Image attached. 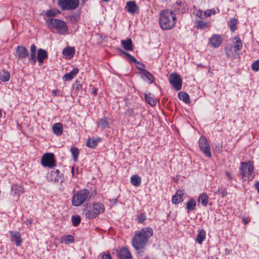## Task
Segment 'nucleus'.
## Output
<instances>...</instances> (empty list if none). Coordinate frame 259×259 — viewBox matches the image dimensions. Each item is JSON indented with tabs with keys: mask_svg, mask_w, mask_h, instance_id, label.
<instances>
[{
	"mask_svg": "<svg viewBox=\"0 0 259 259\" xmlns=\"http://www.w3.org/2000/svg\"><path fill=\"white\" fill-rule=\"evenodd\" d=\"M153 232L152 229L150 227L143 228L136 232L132 239V246L138 253L143 252L145 249Z\"/></svg>",
	"mask_w": 259,
	"mask_h": 259,
	"instance_id": "f257e3e1",
	"label": "nucleus"
},
{
	"mask_svg": "<svg viewBox=\"0 0 259 259\" xmlns=\"http://www.w3.org/2000/svg\"><path fill=\"white\" fill-rule=\"evenodd\" d=\"M176 20V13L173 11L169 10H162L159 16L160 27L164 30H170L175 26Z\"/></svg>",
	"mask_w": 259,
	"mask_h": 259,
	"instance_id": "f03ea898",
	"label": "nucleus"
},
{
	"mask_svg": "<svg viewBox=\"0 0 259 259\" xmlns=\"http://www.w3.org/2000/svg\"><path fill=\"white\" fill-rule=\"evenodd\" d=\"M254 166L252 161L242 162L239 167V176L242 179V181H251L254 177Z\"/></svg>",
	"mask_w": 259,
	"mask_h": 259,
	"instance_id": "7ed1b4c3",
	"label": "nucleus"
},
{
	"mask_svg": "<svg viewBox=\"0 0 259 259\" xmlns=\"http://www.w3.org/2000/svg\"><path fill=\"white\" fill-rule=\"evenodd\" d=\"M46 24L50 29H56L60 34L64 35L68 31L66 23L60 19L50 18L46 20Z\"/></svg>",
	"mask_w": 259,
	"mask_h": 259,
	"instance_id": "20e7f679",
	"label": "nucleus"
},
{
	"mask_svg": "<svg viewBox=\"0 0 259 259\" xmlns=\"http://www.w3.org/2000/svg\"><path fill=\"white\" fill-rule=\"evenodd\" d=\"M90 197V192L88 189L78 190L72 197V204L75 206H80L85 201H89Z\"/></svg>",
	"mask_w": 259,
	"mask_h": 259,
	"instance_id": "39448f33",
	"label": "nucleus"
},
{
	"mask_svg": "<svg viewBox=\"0 0 259 259\" xmlns=\"http://www.w3.org/2000/svg\"><path fill=\"white\" fill-rule=\"evenodd\" d=\"M79 0H58L57 5L62 11H71L77 9Z\"/></svg>",
	"mask_w": 259,
	"mask_h": 259,
	"instance_id": "423d86ee",
	"label": "nucleus"
},
{
	"mask_svg": "<svg viewBox=\"0 0 259 259\" xmlns=\"http://www.w3.org/2000/svg\"><path fill=\"white\" fill-rule=\"evenodd\" d=\"M41 164L45 167L52 168L56 165L55 156L52 153H47L43 155L41 159Z\"/></svg>",
	"mask_w": 259,
	"mask_h": 259,
	"instance_id": "0eeeda50",
	"label": "nucleus"
},
{
	"mask_svg": "<svg viewBox=\"0 0 259 259\" xmlns=\"http://www.w3.org/2000/svg\"><path fill=\"white\" fill-rule=\"evenodd\" d=\"M168 80L171 85L176 91H180L182 86V80L181 76L174 72L169 76Z\"/></svg>",
	"mask_w": 259,
	"mask_h": 259,
	"instance_id": "6e6552de",
	"label": "nucleus"
},
{
	"mask_svg": "<svg viewBox=\"0 0 259 259\" xmlns=\"http://www.w3.org/2000/svg\"><path fill=\"white\" fill-rule=\"evenodd\" d=\"M199 147L206 157L208 158L211 157L210 146L206 139L203 136H201L199 140Z\"/></svg>",
	"mask_w": 259,
	"mask_h": 259,
	"instance_id": "1a4fd4ad",
	"label": "nucleus"
},
{
	"mask_svg": "<svg viewBox=\"0 0 259 259\" xmlns=\"http://www.w3.org/2000/svg\"><path fill=\"white\" fill-rule=\"evenodd\" d=\"M173 7L178 14L186 13L188 10V5L184 0L177 1L173 5Z\"/></svg>",
	"mask_w": 259,
	"mask_h": 259,
	"instance_id": "9d476101",
	"label": "nucleus"
},
{
	"mask_svg": "<svg viewBox=\"0 0 259 259\" xmlns=\"http://www.w3.org/2000/svg\"><path fill=\"white\" fill-rule=\"evenodd\" d=\"M209 44L214 48L219 47L223 42V38L221 35L213 34L209 39Z\"/></svg>",
	"mask_w": 259,
	"mask_h": 259,
	"instance_id": "9b49d317",
	"label": "nucleus"
},
{
	"mask_svg": "<svg viewBox=\"0 0 259 259\" xmlns=\"http://www.w3.org/2000/svg\"><path fill=\"white\" fill-rule=\"evenodd\" d=\"M16 57L18 59H24L29 55L28 50L26 48L22 46H19L16 50Z\"/></svg>",
	"mask_w": 259,
	"mask_h": 259,
	"instance_id": "f8f14e48",
	"label": "nucleus"
},
{
	"mask_svg": "<svg viewBox=\"0 0 259 259\" xmlns=\"http://www.w3.org/2000/svg\"><path fill=\"white\" fill-rule=\"evenodd\" d=\"M11 241L14 242L17 246H21L23 240L20 233L18 231H10Z\"/></svg>",
	"mask_w": 259,
	"mask_h": 259,
	"instance_id": "ddd939ff",
	"label": "nucleus"
},
{
	"mask_svg": "<svg viewBox=\"0 0 259 259\" xmlns=\"http://www.w3.org/2000/svg\"><path fill=\"white\" fill-rule=\"evenodd\" d=\"M117 256L119 259H132V254L129 249L126 247H122L118 252Z\"/></svg>",
	"mask_w": 259,
	"mask_h": 259,
	"instance_id": "4468645a",
	"label": "nucleus"
},
{
	"mask_svg": "<svg viewBox=\"0 0 259 259\" xmlns=\"http://www.w3.org/2000/svg\"><path fill=\"white\" fill-rule=\"evenodd\" d=\"M48 58V53L46 50L42 49H39L37 50V60L39 66L41 65L45 60Z\"/></svg>",
	"mask_w": 259,
	"mask_h": 259,
	"instance_id": "2eb2a0df",
	"label": "nucleus"
},
{
	"mask_svg": "<svg viewBox=\"0 0 259 259\" xmlns=\"http://www.w3.org/2000/svg\"><path fill=\"white\" fill-rule=\"evenodd\" d=\"M125 8L127 12L131 14H134L139 11V7L135 1H130L127 2Z\"/></svg>",
	"mask_w": 259,
	"mask_h": 259,
	"instance_id": "dca6fc26",
	"label": "nucleus"
},
{
	"mask_svg": "<svg viewBox=\"0 0 259 259\" xmlns=\"http://www.w3.org/2000/svg\"><path fill=\"white\" fill-rule=\"evenodd\" d=\"M79 72V69L77 68H74L69 72L65 74L62 79L63 81H67L72 80Z\"/></svg>",
	"mask_w": 259,
	"mask_h": 259,
	"instance_id": "f3484780",
	"label": "nucleus"
},
{
	"mask_svg": "<svg viewBox=\"0 0 259 259\" xmlns=\"http://www.w3.org/2000/svg\"><path fill=\"white\" fill-rule=\"evenodd\" d=\"M138 69L140 70V73L142 77H145L148 81L149 83L151 84L154 81V77L153 75L150 73L148 70L138 67Z\"/></svg>",
	"mask_w": 259,
	"mask_h": 259,
	"instance_id": "a211bd4d",
	"label": "nucleus"
},
{
	"mask_svg": "<svg viewBox=\"0 0 259 259\" xmlns=\"http://www.w3.org/2000/svg\"><path fill=\"white\" fill-rule=\"evenodd\" d=\"M61 177L60 171L58 169L52 170L48 177L49 180L54 182H58Z\"/></svg>",
	"mask_w": 259,
	"mask_h": 259,
	"instance_id": "6ab92c4d",
	"label": "nucleus"
},
{
	"mask_svg": "<svg viewBox=\"0 0 259 259\" xmlns=\"http://www.w3.org/2000/svg\"><path fill=\"white\" fill-rule=\"evenodd\" d=\"M117 50L119 51V52H120L121 54L124 55L126 56V59L130 63H135L136 64H140L141 66L144 67V64L143 63H140V62L138 61L137 60V59L134 57H133L132 55H131L128 53L123 51L121 49H118Z\"/></svg>",
	"mask_w": 259,
	"mask_h": 259,
	"instance_id": "aec40b11",
	"label": "nucleus"
},
{
	"mask_svg": "<svg viewBox=\"0 0 259 259\" xmlns=\"http://www.w3.org/2000/svg\"><path fill=\"white\" fill-rule=\"evenodd\" d=\"M183 192L179 190L177 191L172 198V203L174 204H178L183 201Z\"/></svg>",
	"mask_w": 259,
	"mask_h": 259,
	"instance_id": "412c9836",
	"label": "nucleus"
},
{
	"mask_svg": "<svg viewBox=\"0 0 259 259\" xmlns=\"http://www.w3.org/2000/svg\"><path fill=\"white\" fill-rule=\"evenodd\" d=\"M83 213L86 218L89 219H93L97 217V213L93 210L92 206L87 207L83 210Z\"/></svg>",
	"mask_w": 259,
	"mask_h": 259,
	"instance_id": "4be33fe9",
	"label": "nucleus"
},
{
	"mask_svg": "<svg viewBox=\"0 0 259 259\" xmlns=\"http://www.w3.org/2000/svg\"><path fill=\"white\" fill-rule=\"evenodd\" d=\"M93 210L97 213V217L105 211L104 205L101 203L97 202L93 204Z\"/></svg>",
	"mask_w": 259,
	"mask_h": 259,
	"instance_id": "5701e85b",
	"label": "nucleus"
},
{
	"mask_svg": "<svg viewBox=\"0 0 259 259\" xmlns=\"http://www.w3.org/2000/svg\"><path fill=\"white\" fill-rule=\"evenodd\" d=\"M53 133L56 136H60L63 131V124L61 122H58L54 124L52 126Z\"/></svg>",
	"mask_w": 259,
	"mask_h": 259,
	"instance_id": "b1692460",
	"label": "nucleus"
},
{
	"mask_svg": "<svg viewBox=\"0 0 259 259\" xmlns=\"http://www.w3.org/2000/svg\"><path fill=\"white\" fill-rule=\"evenodd\" d=\"M101 141V139L97 138H89L86 143V145L88 147L95 148L98 145V143Z\"/></svg>",
	"mask_w": 259,
	"mask_h": 259,
	"instance_id": "393cba45",
	"label": "nucleus"
},
{
	"mask_svg": "<svg viewBox=\"0 0 259 259\" xmlns=\"http://www.w3.org/2000/svg\"><path fill=\"white\" fill-rule=\"evenodd\" d=\"M121 45L123 48L127 51H133V42L131 38H127L125 40H122L121 41Z\"/></svg>",
	"mask_w": 259,
	"mask_h": 259,
	"instance_id": "a878e982",
	"label": "nucleus"
},
{
	"mask_svg": "<svg viewBox=\"0 0 259 259\" xmlns=\"http://www.w3.org/2000/svg\"><path fill=\"white\" fill-rule=\"evenodd\" d=\"M196 206V201L193 198H191L186 203V207L188 212L193 211Z\"/></svg>",
	"mask_w": 259,
	"mask_h": 259,
	"instance_id": "bb28decb",
	"label": "nucleus"
},
{
	"mask_svg": "<svg viewBox=\"0 0 259 259\" xmlns=\"http://www.w3.org/2000/svg\"><path fill=\"white\" fill-rule=\"evenodd\" d=\"M79 14L77 13L71 14L66 17V19L72 24L77 23L79 21Z\"/></svg>",
	"mask_w": 259,
	"mask_h": 259,
	"instance_id": "cd10ccee",
	"label": "nucleus"
},
{
	"mask_svg": "<svg viewBox=\"0 0 259 259\" xmlns=\"http://www.w3.org/2000/svg\"><path fill=\"white\" fill-rule=\"evenodd\" d=\"M75 52L74 48L67 47L63 49L62 53L65 56L69 57L71 58L74 55Z\"/></svg>",
	"mask_w": 259,
	"mask_h": 259,
	"instance_id": "c85d7f7f",
	"label": "nucleus"
},
{
	"mask_svg": "<svg viewBox=\"0 0 259 259\" xmlns=\"http://www.w3.org/2000/svg\"><path fill=\"white\" fill-rule=\"evenodd\" d=\"M198 202L201 203L203 206H206L208 204V197L206 193H203L199 194Z\"/></svg>",
	"mask_w": 259,
	"mask_h": 259,
	"instance_id": "c756f323",
	"label": "nucleus"
},
{
	"mask_svg": "<svg viewBox=\"0 0 259 259\" xmlns=\"http://www.w3.org/2000/svg\"><path fill=\"white\" fill-rule=\"evenodd\" d=\"M195 27L199 29H203L209 27L207 22L203 21L201 19H196L194 23Z\"/></svg>",
	"mask_w": 259,
	"mask_h": 259,
	"instance_id": "7c9ffc66",
	"label": "nucleus"
},
{
	"mask_svg": "<svg viewBox=\"0 0 259 259\" xmlns=\"http://www.w3.org/2000/svg\"><path fill=\"white\" fill-rule=\"evenodd\" d=\"M206 237V233L205 231L203 230H200L199 231L198 234L197 235V237L196 238V241L199 244H201L203 241L204 240Z\"/></svg>",
	"mask_w": 259,
	"mask_h": 259,
	"instance_id": "2f4dec72",
	"label": "nucleus"
},
{
	"mask_svg": "<svg viewBox=\"0 0 259 259\" xmlns=\"http://www.w3.org/2000/svg\"><path fill=\"white\" fill-rule=\"evenodd\" d=\"M131 183L135 187H138L141 185V178L137 175H133L131 178Z\"/></svg>",
	"mask_w": 259,
	"mask_h": 259,
	"instance_id": "473e14b6",
	"label": "nucleus"
},
{
	"mask_svg": "<svg viewBox=\"0 0 259 259\" xmlns=\"http://www.w3.org/2000/svg\"><path fill=\"white\" fill-rule=\"evenodd\" d=\"M145 99L146 101L150 105L154 106L156 104V101L155 100L154 96L151 93L145 94Z\"/></svg>",
	"mask_w": 259,
	"mask_h": 259,
	"instance_id": "72a5a7b5",
	"label": "nucleus"
},
{
	"mask_svg": "<svg viewBox=\"0 0 259 259\" xmlns=\"http://www.w3.org/2000/svg\"><path fill=\"white\" fill-rule=\"evenodd\" d=\"M178 98L180 100H182L186 104L190 102V97L189 95L183 92H180L178 93Z\"/></svg>",
	"mask_w": 259,
	"mask_h": 259,
	"instance_id": "f704fd0d",
	"label": "nucleus"
},
{
	"mask_svg": "<svg viewBox=\"0 0 259 259\" xmlns=\"http://www.w3.org/2000/svg\"><path fill=\"white\" fill-rule=\"evenodd\" d=\"M238 24V20L235 18H231L229 22L228 25L230 28V30L232 32H234L237 29V25Z\"/></svg>",
	"mask_w": 259,
	"mask_h": 259,
	"instance_id": "c9c22d12",
	"label": "nucleus"
},
{
	"mask_svg": "<svg viewBox=\"0 0 259 259\" xmlns=\"http://www.w3.org/2000/svg\"><path fill=\"white\" fill-rule=\"evenodd\" d=\"M98 124L99 126L102 128H107L109 127V122L106 117L100 119L98 122Z\"/></svg>",
	"mask_w": 259,
	"mask_h": 259,
	"instance_id": "e433bc0d",
	"label": "nucleus"
},
{
	"mask_svg": "<svg viewBox=\"0 0 259 259\" xmlns=\"http://www.w3.org/2000/svg\"><path fill=\"white\" fill-rule=\"evenodd\" d=\"M12 191L17 195L23 193V187L19 185H13L12 187Z\"/></svg>",
	"mask_w": 259,
	"mask_h": 259,
	"instance_id": "4c0bfd02",
	"label": "nucleus"
},
{
	"mask_svg": "<svg viewBox=\"0 0 259 259\" xmlns=\"http://www.w3.org/2000/svg\"><path fill=\"white\" fill-rule=\"evenodd\" d=\"M61 240L65 243H72L74 242V238L73 236L71 235H66L62 237Z\"/></svg>",
	"mask_w": 259,
	"mask_h": 259,
	"instance_id": "58836bf2",
	"label": "nucleus"
},
{
	"mask_svg": "<svg viewBox=\"0 0 259 259\" xmlns=\"http://www.w3.org/2000/svg\"><path fill=\"white\" fill-rule=\"evenodd\" d=\"M70 151L74 161H76L79 153L78 149L76 147H72L70 149Z\"/></svg>",
	"mask_w": 259,
	"mask_h": 259,
	"instance_id": "ea45409f",
	"label": "nucleus"
},
{
	"mask_svg": "<svg viewBox=\"0 0 259 259\" xmlns=\"http://www.w3.org/2000/svg\"><path fill=\"white\" fill-rule=\"evenodd\" d=\"M10 78V73L8 71L3 70V73L0 74V79L3 82H6L8 81Z\"/></svg>",
	"mask_w": 259,
	"mask_h": 259,
	"instance_id": "a19ab883",
	"label": "nucleus"
},
{
	"mask_svg": "<svg viewBox=\"0 0 259 259\" xmlns=\"http://www.w3.org/2000/svg\"><path fill=\"white\" fill-rule=\"evenodd\" d=\"M235 39L236 40V43L234 46L235 51H238L241 50L242 47V41L240 37L238 36L235 37Z\"/></svg>",
	"mask_w": 259,
	"mask_h": 259,
	"instance_id": "79ce46f5",
	"label": "nucleus"
},
{
	"mask_svg": "<svg viewBox=\"0 0 259 259\" xmlns=\"http://www.w3.org/2000/svg\"><path fill=\"white\" fill-rule=\"evenodd\" d=\"M28 61L32 65H34L37 61V57H36V53L30 52V56L28 55Z\"/></svg>",
	"mask_w": 259,
	"mask_h": 259,
	"instance_id": "37998d69",
	"label": "nucleus"
},
{
	"mask_svg": "<svg viewBox=\"0 0 259 259\" xmlns=\"http://www.w3.org/2000/svg\"><path fill=\"white\" fill-rule=\"evenodd\" d=\"M71 221L74 226H77L80 223L81 218L78 215H73L71 217Z\"/></svg>",
	"mask_w": 259,
	"mask_h": 259,
	"instance_id": "c03bdc74",
	"label": "nucleus"
},
{
	"mask_svg": "<svg viewBox=\"0 0 259 259\" xmlns=\"http://www.w3.org/2000/svg\"><path fill=\"white\" fill-rule=\"evenodd\" d=\"M146 219V215L143 213H140L137 215V220L139 223H144Z\"/></svg>",
	"mask_w": 259,
	"mask_h": 259,
	"instance_id": "a18cd8bd",
	"label": "nucleus"
},
{
	"mask_svg": "<svg viewBox=\"0 0 259 259\" xmlns=\"http://www.w3.org/2000/svg\"><path fill=\"white\" fill-rule=\"evenodd\" d=\"M251 68L254 71H259V59L253 62L251 65Z\"/></svg>",
	"mask_w": 259,
	"mask_h": 259,
	"instance_id": "49530a36",
	"label": "nucleus"
},
{
	"mask_svg": "<svg viewBox=\"0 0 259 259\" xmlns=\"http://www.w3.org/2000/svg\"><path fill=\"white\" fill-rule=\"evenodd\" d=\"M194 14L196 16L198 17L199 19L204 18V14L202 10H197L194 12Z\"/></svg>",
	"mask_w": 259,
	"mask_h": 259,
	"instance_id": "de8ad7c7",
	"label": "nucleus"
},
{
	"mask_svg": "<svg viewBox=\"0 0 259 259\" xmlns=\"http://www.w3.org/2000/svg\"><path fill=\"white\" fill-rule=\"evenodd\" d=\"M73 88L76 91H79L82 89V85L79 83V81L76 80L75 82L73 84Z\"/></svg>",
	"mask_w": 259,
	"mask_h": 259,
	"instance_id": "09e8293b",
	"label": "nucleus"
},
{
	"mask_svg": "<svg viewBox=\"0 0 259 259\" xmlns=\"http://www.w3.org/2000/svg\"><path fill=\"white\" fill-rule=\"evenodd\" d=\"M57 15L56 11L55 10H49L47 11L46 15L48 17H54Z\"/></svg>",
	"mask_w": 259,
	"mask_h": 259,
	"instance_id": "8fccbe9b",
	"label": "nucleus"
},
{
	"mask_svg": "<svg viewBox=\"0 0 259 259\" xmlns=\"http://www.w3.org/2000/svg\"><path fill=\"white\" fill-rule=\"evenodd\" d=\"M215 193L221 195L222 197H223L226 196L227 195V191L225 189L222 188L219 189L218 191L215 192Z\"/></svg>",
	"mask_w": 259,
	"mask_h": 259,
	"instance_id": "3c124183",
	"label": "nucleus"
},
{
	"mask_svg": "<svg viewBox=\"0 0 259 259\" xmlns=\"http://www.w3.org/2000/svg\"><path fill=\"white\" fill-rule=\"evenodd\" d=\"M212 11L210 10H207L203 12L204 18L210 17L211 15Z\"/></svg>",
	"mask_w": 259,
	"mask_h": 259,
	"instance_id": "603ef678",
	"label": "nucleus"
},
{
	"mask_svg": "<svg viewBox=\"0 0 259 259\" xmlns=\"http://www.w3.org/2000/svg\"><path fill=\"white\" fill-rule=\"evenodd\" d=\"M36 47L34 44H32L30 46V52L36 53Z\"/></svg>",
	"mask_w": 259,
	"mask_h": 259,
	"instance_id": "864d4df0",
	"label": "nucleus"
},
{
	"mask_svg": "<svg viewBox=\"0 0 259 259\" xmlns=\"http://www.w3.org/2000/svg\"><path fill=\"white\" fill-rule=\"evenodd\" d=\"M102 259H111V255L109 253V254H107V253L104 254L102 255Z\"/></svg>",
	"mask_w": 259,
	"mask_h": 259,
	"instance_id": "5fc2aeb1",
	"label": "nucleus"
},
{
	"mask_svg": "<svg viewBox=\"0 0 259 259\" xmlns=\"http://www.w3.org/2000/svg\"><path fill=\"white\" fill-rule=\"evenodd\" d=\"M254 187L256 189L257 193L259 194V182H256L254 184Z\"/></svg>",
	"mask_w": 259,
	"mask_h": 259,
	"instance_id": "6e6d98bb",
	"label": "nucleus"
},
{
	"mask_svg": "<svg viewBox=\"0 0 259 259\" xmlns=\"http://www.w3.org/2000/svg\"><path fill=\"white\" fill-rule=\"evenodd\" d=\"M226 176H227L228 178L230 180H231L232 179V174L230 172L226 171Z\"/></svg>",
	"mask_w": 259,
	"mask_h": 259,
	"instance_id": "4d7b16f0",
	"label": "nucleus"
},
{
	"mask_svg": "<svg viewBox=\"0 0 259 259\" xmlns=\"http://www.w3.org/2000/svg\"><path fill=\"white\" fill-rule=\"evenodd\" d=\"M59 92V91L57 90H54L52 92V95L54 96H56L58 95V92Z\"/></svg>",
	"mask_w": 259,
	"mask_h": 259,
	"instance_id": "13d9d810",
	"label": "nucleus"
},
{
	"mask_svg": "<svg viewBox=\"0 0 259 259\" xmlns=\"http://www.w3.org/2000/svg\"><path fill=\"white\" fill-rule=\"evenodd\" d=\"M25 223L27 226L30 225L32 223V221L31 220H27L25 222Z\"/></svg>",
	"mask_w": 259,
	"mask_h": 259,
	"instance_id": "bf43d9fd",
	"label": "nucleus"
},
{
	"mask_svg": "<svg viewBox=\"0 0 259 259\" xmlns=\"http://www.w3.org/2000/svg\"><path fill=\"white\" fill-rule=\"evenodd\" d=\"M92 93L94 95H96L97 94V89H95L94 90H93L92 91Z\"/></svg>",
	"mask_w": 259,
	"mask_h": 259,
	"instance_id": "052dcab7",
	"label": "nucleus"
},
{
	"mask_svg": "<svg viewBox=\"0 0 259 259\" xmlns=\"http://www.w3.org/2000/svg\"><path fill=\"white\" fill-rule=\"evenodd\" d=\"M71 174H72L73 176L74 175V167H72V168H71Z\"/></svg>",
	"mask_w": 259,
	"mask_h": 259,
	"instance_id": "680f3d73",
	"label": "nucleus"
},
{
	"mask_svg": "<svg viewBox=\"0 0 259 259\" xmlns=\"http://www.w3.org/2000/svg\"><path fill=\"white\" fill-rule=\"evenodd\" d=\"M207 259H218V258L217 257L215 258L212 256H210V257H208V258Z\"/></svg>",
	"mask_w": 259,
	"mask_h": 259,
	"instance_id": "e2e57ef3",
	"label": "nucleus"
},
{
	"mask_svg": "<svg viewBox=\"0 0 259 259\" xmlns=\"http://www.w3.org/2000/svg\"><path fill=\"white\" fill-rule=\"evenodd\" d=\"M88 0H81L82 2V3H85V2H87Z\"/></svg>",
	"mask_w": 259,
	"mask_h": 259,
	"instance_id": "0e129e2a",
	"label": "nucleus"
},
{
	"mask_svg": "<svg viewBox=\"0 0 259 259\" xmlns=\"http://www.w3.org/2000/svg\"><path fill=\"white\" fill-rule=\"evenodd\" d=\"M104 2H108L109 0H103Z\"/></svg>",
	"mask_w": 259,
	"mask_h": 259,
	"instance_id": "69168bd1",
	"label": "nucleus"
},
{
	"mask_svg": "<svg viewBox=\"0 0 259 259\" xmlns=\"http://www.w3.org/2000/svg\"><path fill=\"white\" fill-rule=\"evenodd\" d=\"M247 223L246 221H245V224H246Z\"/></svg>",
	"mask_w": 259,
	"mask_h": 259,
	"instance_id": "338daca9",
	"label": "nucleus"
},
{
	"mask_svg": "<svg viewBox=\"0 0 259 259\" xmlns=\"http://www.w3.org/2000/svg\"><path fill=\"white\" fill-rule=\"evenodd\" d=\"M247 223L246 221H245V224H246Z\"/></svg>",
	"mask_w": 259,
	"mask_h": 259,
	"instance_id": "774afa93",
	"label": "nucleus"
}]
</instances>
